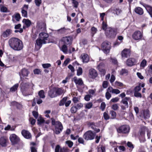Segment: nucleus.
Masks as SVG:
<instances>
[{"instance_id":"obj_1","label":"nucleus","mask_w":152,"mask_h":152,"mask_svg":"<svg viewBox=\"0 0 152 152\" xmlns=\"http://www.w3.org/2000/svg\"><path fill=\"white\" fill-rule=\"evenodd\" d=\"M34 86V85L32 83L22 82L20 85L21 92L23 95L25 96L32 94Z\"/></svg>"},{"instance_id":"obj_2","label":"nucleus","mask_w":152,"mask_h":152,"mask_svg":"<svg viewBox=\"0 0 152 152\" xmlns=\"http://www.w3.org/2000/svg\"><path fill=\"white\" fill-rule=\"evenodd\" d=\"M8 43L10 47L15 50H20L23 47L21 40L16 37H12L8 40Z\"/></svg>"},{"instance_id":"obj_3","label":"nucleus","mask_w":152,"mask_h":152,"mask_svg":"<svg viewBox=\"0 0 152 152\" xmlns=\"http://www.w3.org/2000/svg\"><path fill=\"white\" fill-rule=\"evenodd\" d=\"M39 38L36 40V46H38L39 49L42 46V44H45L46 40H48V34L44 32H42L39 34Z\"/></svg>"},{"instance_id":"obj_4","label":"nucleus","mask_w":152,"mask_h":152,"mask_svg":"<svg viewBox=\"0 0 152 152\" xmlns=\"http://www.w3.org/2000/svg\"><path fill=\"white\" fill-rule=\"evenodd\" d=\"M52 125L54 126L55 127V133L57 134H59L63 129V126L61 123L58 121H55L53 118L51 119Z\"/></svg>"},{"instance_id":"obj_5","label":"nucleus","mask_w":152,"mask_h":152,"mask_svg":"<svg viewBox=\"0 0 152 152\" xmlns=\"http://www.w3.org/2000/svg\"><path fill=\"white\" fill-rule=\"evenodd\" d=\"M130 127L128 125H123L117 129V131L119 133L126 134L129 132Z\"/></svg>"},{"instance_id":"obj_6","label":"nucleus","mask_w":152,"mask_h":152,"mask_svg":"<svg viewBox=\"0 0 152 152\" xmlns=\"http://www.w3.org/2000/svg\"><path fill=\"white\" fill-rule=\"evenodd\" d=\"M101 47L104 53L107 54L109 52L110 49V43L107 41H106L102 43Z\"/></svg>"},{"instance_id":"obj_7","label":"nucleus","mask_w":152,"mask_h":152,"mask_svg":"<svg viewBox=\"0 0 152 152\" xmlns=\"http://www.w3.org/2000/svg\"><path fill=\"white\" fill-rule=\"evenodd\" d=\"M96 133L89 130L86 132L83 135L84 138L86 140H93L96 135Z\"/></svg>"},{"instance_id":"obj_8","label":"nucleus","mask_w":152,"mask_h":152,"mask_svg":"<svg viewBox=\"0 0 152 152\" xmlns=\"http://www.w3.org/2000/svg\"><path fill=\"white\" fill-rule=\"evenodd\" d=\"M10 140L12 145L17 144L20 140L19 138L15 134H11L10 137Z\"/></svg>"},{"instance_id":"obj_9","label":"nucleus","mask_w":152,"mask_h":152,"mask_svg":"<svg viewBox=\"0 0 152 152\" xmlns=\"http://www.w3.org/2000/svg\"><path fill=\"white\" fill-rule=\"evenodd\" d=\"M29 74L28 70L25 68H23L19 72V75L20 76V80L23 81V77H27Z\"/></svg>"},{"instance_id":"obj_10","label":"nucleus","mask_w":152,"mask_h":152,"mask_svg":"<svg viewBox=\"0 0 152 152\" xmlns=\"http://www.w3.org/2000/svg\"><path fill=\"white\" fill-rule=\"evenodd\" d=\"M106 36L109 37L114 38L116 35V32L113 29L110 28L105 32Z\"/></svg>"},{"instance_id":"obj_11","label":"nucleus","mask_w":152,"mask_h":152,"mask_svg":"<svg viewBox=\"0 0 152 152\" xmlns=\"http://www.w3.org/2000/svg\"><path fill=\"white\" fill-rule=\"evenodd\" d=\"M137 63V60L135 58H130L126 61V64L128 66H132L135 65Z\"/></svg>"},{"instance_id":"obj_12","label":"nucleus","mask_w":152,"mask_h":152,"mask_svg":"<svg viewBox=\"0 0 152 152\" xmlns=\"http://www.w3.org/2000/svg\"><path fill=\"white\" fill-rule=\"evenodd\" d=\"M142 35L140 31H135L132 35L133 38L136 40H138L141 39Z\"/></svg>"},{"instance_id":"obj_13","label":"nucleus","mask_w":152,"mask_h":152,"mask_svg":"<svg viewBox=\"0 0 152 152\" xmlns=\"http://www.w3.org/2000/svg\"><path fill=\"white\" fill-rule=\"evenodd\" d=\"M12 30L10 29H7L2 33L1 36L2 37L7 39L12 34Z\"/></svg>"},{"instance_id":"obj_14","label":"nucleus","mask_w":152,"mask_h":152,"mask_svg":"<svg viewBox=\"0 0 152 152\" xmlns=\"http://www.w3.org/2000/svg\"><path fill=\"white\" fill-rule=\"evenodd\" d=\"M130 55V50L129 49H125L122 52L121 56L122 58H127Z\"/></svg>"},{"instance_id":"obj_15","label":"nucleus","mask_w":152,"mask_h":152,"mask_svg":"<svg viewBox=\"0 0 152 152\" xmlns=\"http://www.w3.org/2000/svg\"><path fill=\"white\" fill-rule=\"evenodd\" d=\"M21 134L26 139H29L31 137V133L28 131L26 130H22Z\"/></svg>"},{"instance_id":"obj_16","label":"nucleus","mask_w":152,"mask_h":152,"mask_svg":"<svg viewBox=\"0 0 152 152\" xmlns=\"http://www.w3.org/2000/svg\"><path fill=\"white\" fill-rule=\"evenodd\" d=\"M8 139L5 136H2L0 138V145L3 147H5L7 145V143Z\"/></svg>"},{"instance_id":"obj_17","label":"nucleus","mask_w":152,"mask_h":152,"mask_svg":"<svg viewBox=\"0 0 152 152\" xmlns=\"http://www.w3.org/2000/svg\"><path fill=\"white\" fill-rule=\"evenodd\" d=\"M37 27L41 31H44L46 29V24L43 22H40L37 23Z\"/></svg>"},{"instance_id":"obj_18","label":"nucleus","mask_w":152,"mask_h":152,"mask_svg":"<svg viewBox=\"0 0 152 152\" xmlns=\"http://www.w3.org/2000/svg\"><path fill=\"white\" fill-rule=\"evenodd\" d=\"M62 41L65 45H70L72 43V39L70 37H66L63 38Z\"/></svg>"},{"instance_id":"obj_19","label":"nucleus","mask_w":152,"mask_h":152,"mask_svg":"<svg viewBox=\"0 0 152 152\" xmlns=\"http://www.w3.org/2000/svg\"><path fill=\"white\" fill-rule=\"evenodd\" d=\"M128 101L132 104V102L131 100V99L130 98L128 97H125L124 98L122 99L121 102L125 105L126 107H129V105Z\"/></svg>"},{"instance_id":"obj_20","label":"nucleus","mask_w":152,"mask_h":152,"mask_svg":"<svg viewBox=\"0 0 152 152\" xmlns=\"http://www.w3.org/2000/svg\"><path fill=\"white\" fill-rule=\"evenodd\" d=\"M89 75L91 77L94 78L96 77L98 75L96 70L94 69H91L89 70Z\"/></svg>"},{"instance_id":"obj_21","label":"nucleus","mask_w":152,"mask_h":152,"mask_svg":"<svg viewBox=\"0 0 152 152\" xmlns=\"http://www.w3.org/2000/svg\"><path fill=\"white\" fill-rule=\"evenodd\" d=\"M81 57L83 63H87L89 61L88 56L87 54H82L81 56Z\"/></svg>"},{"instance_id":"obj_22","label":"nucleus","mask_w":152,"mask_h":152,"mask_svg":"<svg viewBox=\"0 0 152 152\" xmlns=\"http://www.w3.org/2000/svg\"><path fill=\"white\" fill-rule=\"evenodd\" d=\"M48 95L51 98H53L57 96L55 88L49 91Z\"/></svg>"},{"instance_id":"obj_23","label":"nucleus","mask_w":152,"mask_h":152,"mask_svg":"<svg viewBox=\"0 0 152 152\" xmlns=\"http://www.w3.org/2000/svg\"><path fill=\"white\" fill-rule=\"evenodd\" d=\"M143 6L149 14L151 17L152 18V7L146 4H144Z\"/></svg>"},{"instance_id":"obj_24","label":"nucleus","mask_w":152,"mask_h":152,"mask_svg":"<svg viewBox=\"0 0 152 152\" xmlns=\"http://www.w3.org/2000/svg\"><path fill=\"white\" fill-rule=\"evenodd\" d=\"M88 125L96 132H99L100 130L99 129H97L95 125V124L94 122H89Z\"/></svg>"},{"instance_id":"obj_25","label":"nucleus","mask_w":152,"mask_h":152,"mask_svg":"<svg viewBox=\"0 0 152 152\" xmlns=\"http://www.w3.org/2000/svg\"><path fill=\"white\" fill-rule=\"evenodd\" d=\"M134 11L137 14L140 15H142L144 13L142 9L140 7H135L134 9Z\"/></svg>"},{"instance_id":"obj_26","label":"nucleus","mask_w":152,"mask_h":152,"mask_svg":"<svg viewBox=\"0 0 152 152\" xmlns=\"http://www.w3.org/2000/svg\"><path fill=\"white\" fill-rule=\"evenodd\" d=\"M73 80L77 85L81 86L83 84V82L81 78L77 79L76 77H75L73 79Z\"/></svg>"},{"instance_id":"obj_27","label":"nucleus","mask_w":152,"mask_h":152,"mask_svg":"<svg viewBox=\"0 0 152 152\" xmlns=\"http://www.w3.org/2000/svg\"><path fill=\"white\" fill-rule=\"evenodd\" d=\"M21 25L20 24H18L17 25H16L15 26V28L16 29H19V30H15L14 31L15 33H17L19 32L20 33H21L23 32V29L22 28H20L21 27Z\"/></svg>"},{"instance_id":"obj_28","label":"nucleus","mask_w":152,"mask_h":152,"mask_svg":"<svg viewBox=\"0 0 152 152\" xmlns=\"http://www.w3.org/2000/svg\"><path fill=\"white\" fill-rule=\"evenodd\" d=\"M144 118L145 119L149 118L150 116L149 111L148 110H144L143 111Z\"/></svg>"},{"instance_id":"obj_29","label":"nucleus","mask_w":152,"mask_h":152,"mask_svg":"<svg viewBox=\"0 0 152 152\" xmlns=\"http://www.w3.org/2000/svg\"><path fill=\"white\" fill-rule=\"evenodd\" d=\"M57 96L61 95L63 93L62 88H55Z\"/></svg>"},{"instance_id":"obj_30","label":"nucleus","mask_w":152,"mask_h":152,"mask_svg":"<svg viewBox=\"0 0 152 152\" xmlns=\"http://www.w3.org/2000/svg\"><path fill=\"white\" fill-rule=\"evenodd\" d=\"M23 22L24 23L27 27H29L31 25L30 20L28 19H23Z\"/></svg>"},{"instance_id":"obj_31","label":"nucleus","mask_w":152,"mask_h":152,"mask_svg":"<svg viewBox=\"0 0 152 152\" xmlns=\"http://www.w3.org/2000/svg\"><path fill=\"white\" fill-rule=\"evenodd\" d=\"M7 8L2 4L0 5V10L1 11L4 12H7Z\"/></svg>"},{"instance_id":"obj_32","label":"nucleus","mask_w":152,"mask_h":152,"mask_svg":"<svg viewBox=\"0 0 152 152\" xmlns=\"http://www.w3.org/2000/svg\"><path fill=\"white\" fill-rule=\"evenodd\" d=\"M67 99V97H65L61 100L59 103V105L60 106H63L65 104V102H66Z\"/></svg>"},{"instance_id":"obj_33","label":"nucleus","mask_w":152,"mask_h":152,"mask_svg":"<svg viewBox=\"0 0 152 152\" xmlns=\"http://www.w3.org/2000/svg\"><path fill=\"white\" fill-rule=\"evenodd\" d=\"M19 84L18 83L15 84L13 86L11 87L10 88V91L12 92L15 91L17 90Z\"/></svg>"},{"instance_id":"obj_34","label":"nucleus","mask_w":152,"mask_h":152,"mask_svg":"<svg viewBox=\"0 0 152 152\" xmlns=\"http://www.w3.org/2000/svg\"><path fill=\"white\" fill-rule=\"evenodd\" d=\"M128 72V71L127 69H122L120 71V74L122 75H127Z\"/></svg>"},{"instance_id":"obj_35","label":"nucleus","mask_w":152,"mask_h":152,"mask_svg":"<svg viewBox=\"0 0 152 152\" xmlns=\"http://www.w3.org/2000/svg\"><path fill=\"white\" fill-rule=\"evenodd\" d=\"M38 95L40 98H44L45 97L44 92L43 90H40L38 93Z\"/></svg>"},{"instance_id":"obj_36","label":"nucleus","mask_w":152,"mask_h":152,"mask_svg":"<svg viewBox=\"0 0 152 152\" xmlns=\"http://www.w3.org/2000/svg\"><path fill=\"white\" fill-rule=\"evenodd\" d=\"M147 61L144 59L142 60L140 64V66L143 68L146 65Z\"/></svg>"},{"instance_id":"obj_37","label":"nucleus","mask_w":152,"mask_h":152,"mask_svg":"<svg viewBox=\"0 0 152 152\" xmlns=\"http://www.w3.org/2000/svg\"><path fill=\"white\" fill-rule=\"evenodd\" d=\"M92 106L93 104L92 102H88L85 104V108L88 109H89L92 107Z\"/></svg>"},{"instance_id":"obj_38","label":"nucleus","mask_w":152,"mask_h":152,"mask_svg":"<svg viewBox=\"0 0 152 152\" xmlns=\"http://www.w3.org/2000/svg\"><path fill=\"white\" fill-rule=\"evenodd\" d=\"M73 102L74 104H76L78 102H79L80 101V98L77 97H74L72 99Z\"/></svg>"},{"instance_id":"obj_39","label":"nucleus","mask_w":152,"mask_h":152,"mask_svg":"<svg viewBox=\"0 0 152 152\" xmlns=\"http://www.w3.org/2000/svg\"><path fill=\"white\" fill-rule=\"evenodd\" d=\"M66 28H63L57 30V31L59 33L62 34L65 33L66 32Z\"/></svg>"},{"instance_id":"obj_40","label":"nucleus","mask_w":152,"mask_h":152,"mask_svg":"<svg viewBox=\"0 0 152 152\" xmlns=\"http://www.w3.org/2000/svg\"><path fill=\"white\" fill-rule=\"evenodd\" d=\"M65 143L68 145L69 148H71L73 145V142L70 140H67L66 141Z\"/></svg>"},{"instance_id":"obj_41","label":"nucleus","mask_w":152,"mask_h":152,"mask_svg":"<svg viewBox=\"0 0 152 152\" xmlns=\"http://www.w3.org/2000/svg\"><path fill=\"white\" fill-rule=\"evenodd\" d=\"M77 110L75 106H73L71 108L70 111L72 113H75L77 111Z\"/></svg>"},{"instance_id":"obj_42","label":"nucleus","mask_w":152,"mask_h":152,"mask_svg":"<svg viewBox=\"0 0 152 152\" xmlns=\"http://www.w3.org/2000/svg\"><path fill=\"white\" fill-rule=\"evenodd\" d=\"M83 72V69L80 67H79L77 70V75L78 76H79L82 75Z\"/></svg>"},{"instance_id":"obj_43","label":"nucleus","mask_w":152,"mask_h":152,"mask_svg":"<svg viewBox=\"0 0 152 152\" xmlns=\"http://www.w3.org/2000/svg\"><path fill=\"white\" fill-rule=\"evenodd\" d=\"M110 114L111 115V118L114 119L116 117V112L113 110H111L110 111Z\"/></svg>"},{"instance_id":"obj_44","label":"nucleus","mask_w":152,"mask_h":152,"mask_svg":"<svg viewBox=\"0 0 152 152\" xmlns=\"http://www.w3.org/2000/svg\"><path fill=\"white\" fill-rule=\"evenodd\" d=\"M62 50L64 53H67V48L66 45H64L62 47Z\"/></svg>"},{"instance_id":"obj_45","label":"nucleus","mask_w":152,"mask_h":152,"mask_svg":"<svg viewBox=\"0 0 152 152\" xmlns=\"http://www.w3.org/2000/svg\"><path fill=\"white\" fill-rule=\"evenodd\" d=\"M99 71L101 72V74L103 76H104L106 74V72L104 68L101 69L99 68V69H98Z\"/></svg>"},{"instance_id":"obj_46","label":"nucleus","mask_w":152,"mask_h":152,"mask_svg":"<svg viewBox=\"0 0 152 152\" xmlns=\"http://www.w3.org/2000/svg\"><path fill=\"white\" fill-rule=\"evenodd\" d=\"M21 12L22 15L25 17H27V12L24 9H22Z\"/></svg>"},{"instance_id":"obj_47","label":"nucleus","mask_w":152,"mask_h":152,"mask_svg":"<svg viewBox=\"0 0 152 152\" xmlns=\"http://www.w3.org/2000/svg\"><path fill=\"white\" fill-rule=\"evenodd\" d=\"M15 17L16 20L17 21H19L21 17L20 14L18 13H17L15 14Z\"/></svg>"},{"instance_id":"obj_48","label":"nucleus","mask_w":152,"mask_h":152,"mask_svg":"<svg viewBox=\"0 0 152 152\" xmlns=\"http://www.w3.org/2000/svg\"><path fill=\"white\" fill-rule=\"evenodd\" d=\"M34 2L37 6L39 7L42 3V0H35Z\"/></svg>"},{"instance_id":"obj_49","label":"nucleus","mask_w":152,"mask_h":152,"mask_svg":"<svg viewBox=\"0 0 152 152\" xmlns=\"http://www.w3.org/2000/svg\"><path fill=\"white\" fill-rule=\"evenodd\" d=\"M72 1L73 6L76 8H77L78 5V2L76 0H72Z\"/></svg>"},{"instance_id":"obj_50","label":"nucleus","mask_w":152,"mask_h":152,"mask_svg":"<svg viewBox=\"0 0 152 152\" xmlns=\"http://www.w3.org/2000/svg\"><path fill=\"white\" fill-rule=\"evenodd\" d=\"M141 88L140 87V84L138 86L136 87L134 89V92H138L140 90Z\"/></svg>"},{"instance_id":"obj_51","label":"nucleus","mask_w":152,"mask_h":152,"mask_svg":"<svg viewBox=\"0 0 152 152\" xmlns=\"http://www.w3.org/2000/svg\"><path fill=\"white\" fill-rule=\"evenodd\" d=\"M83 106V104L82 103H78L75 107H77V110L79 109L82 108Z\"/></svg>"},{"instance_id":"obj_52","label":"nucleus","mask_w":152,"mask_h":152,"mask_svg":"<svg viewBox=\"0 0 152 152\" xmlns=\"http://www.w3.org/2000/svg\"><path fill=\"white\" fill-rule=\"evenodd\" d=\"M42 66L44 68H47L50 67L51 65L49 63L45 64H42Z\"/></svg>"},{"instance_id":"obj_53","label":"nucleus","mask_w":152,"mask_h":152,"mask_svg":"<svg viewBox=\"0 0 152 152\" xmlns=\"http://www.w3.org/2000/svg\"><path fill=\"white\" fill-rule=\"evenodd\" d=\"M105 97L107 99H109L111 97V95L109 91H107L105 94Z\"/></svg>"},{"instance_id":"obj_54","label":"nucleus","mask_w":152,"mask_h":152,"mask_svg":"<svg viewBox=\"0 0 152 152\" xmlns=\"http://www.w3.org/2000/svg\"><path fill=\"white\" fill-rule=\"evenodd\" d=\"M41 72V70L39 69H36L34 70V73L35 74H39Z\"/></svg>"},{"instance_id":"obj_55","label":"nucleus","mask_w":152,"mask_h":152,"mask_svg":"<svg viewBox=\"0 0 152 152\" xmlns=\"http://www.w3.org/2000/svg\"><path fill=\"white\" fill-rule=\"evenodd\" d=\"M112 108L113 110H116L118 109L119 107L117 104H115L112 106Z\"/></svg>"},{"instance_id":"obj_56","label":"nucleus","mask_w":152,"mask_h":152,"mask_svg":"<svg viewBox=\"0 0 152 152\" xmlns=\"http://www.w3.org/2000/svg\"><path fill=\"white\" fill-rule=\"evenodd\" d=\"M106 104L104 102H102L101 103L100 106V109L102 111H103L105 108Z\"/></svg>"},{"instance_id":"obj_57","label":"nucleus","mask_w":152,"mask_h":152,"mask_svg":"<svg viewBox=\"0 0 152 152\" xmlns=\"http://www.w3.org/2000/svg\"><path fill=\"white\" fill-rule=\"evenodd\" d=\"M91 30L93 35L95 34L97 31V28L94 27H92Z\"/></svg>"},{"instance_id":"obj_58","label":"nucleus","mask_w":152,"mask_h":152,"mask_svg":"<svg viewBox=\"0 0 152 152\" xmlns=\"http://www.w3.org/2000/svg\"><path fill=\"white\" fill-rule=\"evenodd\" d=\"M90 95H93L96 92V89L94 90L93 89H90L88 91Z\"/></svg>"},{"instance_id":"obj_59","label":"nucleus","mask_w":152,"mask_h":152,"mask_svg":"<svg viewBox=\"0 0 152 152\" xmlns=\"http://www.w3.org/2000/svg\"><path fill=\"white\" fill-rule=\"evenodd\" d=\"M134 96L137 97H142L141 94L138 92H134Z\"/></svg>"},{"instance_id":"obj_60","label":"nucleus","mask_w":152,"mask_h":152,"mask_svg":"<svg viewBox=\"0 0 152 152\" xmlns=\"http://www.w3.org/2000/svg\"><path fill=\"white\" fill-rule=\"evenodd\" d=\"M104 64L103 63H100L97 66V68L98 69H99V68L101 69L104 68Z\"/></svg>"},{"instance_id":"obj_61","label":"nucleus","mask_w":152,"mask_h":152,"mask_svg":"<svg viewBox=\"0 0 152 152\" xmlns=\"http://www.w3.org/2000/svg\"><path fill=\"white\" fill-rule=\"evenodd\" d=\"M29 120L32 125H34L35 124L36 122V120L35 119H34L32 118H30L29 119Z\"/></svg>"},{"instance_id":"obj_62","label":"nucleus","mask_w":152,"mask_h":152,"mask_svg":"<svg viewBox=\"0 0 152 152\" xmlns=\"http://www.w3.org/2000/svg\"><path fill=\"white\" fill-rule=\"evenodd\" d=\"M103 116L104 119L107 120L109 119V117L108 114L104 112L103 113Z\"/></svg>"},{"instance_id":"obj_63","label":"nucleus","mask_w":152,"mask_h":152,"mask_svg":"<svg viewBox=\"0 0 152 152\" xmlns=\"http://www.w3.org/2000/svg\"><path fill=\"white\" fill-rule=\"evenodd\" d=\"M119 98L118 97H115L112 99L111 100V102H116L119 101Z\"/></svg>"},{"instance_id":"obj_64","label":"nucleus","mask_w":152,"mask_h":152,"mask_svg":"<svg viewBox=\"0 0 152 152\" xmlns=\"http://www.w3.org/2000/svg\"><path fill=\"white\" fill-rule=\"evenodd\" d=\"M38 121L39 124H41L44 123L45 122V120L42 117H40L39 119L38 120Z\"/></svg>"}]
</instances>
